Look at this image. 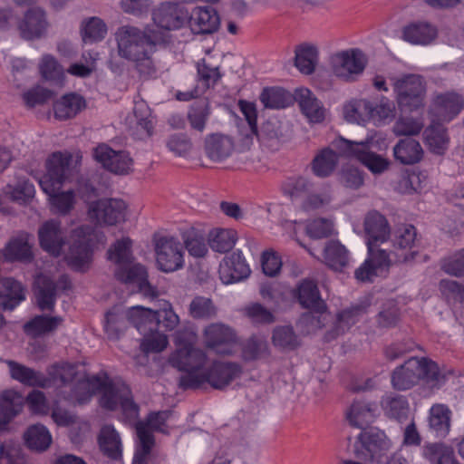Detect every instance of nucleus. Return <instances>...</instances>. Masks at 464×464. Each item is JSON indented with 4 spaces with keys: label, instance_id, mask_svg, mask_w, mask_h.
<instances>
[{
    "label": "nucleus",
    "instance_id": "1",
    "mask_svg": "<svg viewBox=\"0 0 464 464\" xmlns=\"http://www.w3.org/2000/svg\"><path fill=\"white\" fill-rule=\"evenodd\" d=\"M99 392L102 393L100 403L110 411L120 409L126 421L133 422L139 418L140 407L133 401L130 388L121 381H111L108 377L92 376L79 378L71 387L70 392L63 391L66 400L83 404Z\"/></svg>",
    "mask_w": 464,
    "mask_h": 464
},
{
    "label": "nucleus",
    "instance_id": "2",
    "mask_svg": "<svg viewBox=\"0 0 464 464\" xmlns=\"http://www.w3.org/2000/svg\"><path fill=\"white\" fill-rule=\"evenodd\" d=\"M372 142V138L360 142L352 141L343 137L334 140L330 148H324L314 157L312 162L314 175L320 178L330 176L338 163L339 157L356 159L372 173L383 172L387 169L389 161L381 155L371 151Z\"/></svg>",
    "mask_w": 464,
    "mask_h": 464
},
{
    "label": "nucleus",
    "instance_id": "3",
    "mask_svg": "<svg viewBox=\"0 0 464 464\" xmlns=\"http://www.w3.org/2000/svg\"><path fill=\"white\" fill-rule=\"evenodd\" d=\"M117 52L120 57L133 63L142 77H151L156 73L152 59L155 45L145 32L136 26L122 25L115 33Z\"/></svg>",
    "mask_w": 464,
    "mask_h": 464
},
{
    "label": "nucleus",
    "instance_id": "4",
    "mask_svg": "<svg viewBox=\"0 0 464 464\" xmlns=\"http://www.w3.org/2000/svg\"><path fill=\"white\" fill-rule=\"evenodd\" d=\"M71 154L54 152L47 162V173L39 179L44 192L49 197L50 203L56 212L67 214L74 205L72 190L61 191L63 182L72 173Z\"/></svg>",
    "mask_w": 464,
    "mask_h": 464
},
{
    "label": "nucleus",
    "instance_id": "5",
    "mask_svg": "<svg viewBox=\"0 0 464 464\" xmlns=\"http://www.w3.org/2000/svg\"><path fill=\"white\" fill-rule=\"evenodd\" d=\"M131 246V239L123 237L109 248L108 258L118 266L114 272L115 277L123 284L136 285L145 296L154 297L156 290L148 281L145 266L134 263Z\"/></svg>",
    "mask_w": 464,
    "mask_h": 464
},
{
    "label": "nucleus",
    "instance_id": "6",
    "mask_svg": "<svg viewBox=\"0 0 464 464\" xmlns=\"http://www.w3.org/2000/svg\"><path fill=\"white\" fill-rule=\"evenodd\" d=\"M420 379L438 386L444 382V377L435 362L425 358L411 357L392 372V385L395 390L406 391L416 385Z\"/></svg>",
    "mask_w": 464,
    "mask_h": 464
},
{
    "label": "nucleus",
    "instance_id": "7",
    "mask_svg": "<svg viewBox=\"0 0 464 464\" xmlns=\"http://www.w3.org/2000/svg\"><path fill=\"white\" fill-rule=\"evenodd\" d=\"M169 364L185 373L180 376L179 386L183 390L197 389L198 386H188L192 384L195 378L202 377L206 371V353L192 345L186 344L176 350L169 359Z\"/></svg>",
    "mask_w": 464,
    "mask_h": 464
},
{
    "label": "nucleus",
    "instance_id": "8",
    "mask_svg": "<svg viewBox=\"0 0 464 464\" xmlns=\"http://www.w3.org/2000/svg\"><path fill=\"white\" fill-rule=\"evenodd\" d=\"M130 317L136 320L137 330L140 333H144L146 324H149V331L167 332L174 330L179 323V315L169 302H164L157 310L136 306L130 312Z\"/></svg>",
    "mask_w": 464,
    "mask_h": 464
},
{
    "label": "nucleus",
    "instance_id": "9",
    "mask_svg": "<svg viewBox=\"0 0 464 464\" xmlns=\"http://www.w3.org/2000/svg\"><path fill=\"white\" fill-rule=\"evenodd\" d=\"M397 102L401 110L412 111L423 106L425 82L417 74H407L393 83Z\"/></svg>",
    "mask_w": 464,
    "mask_h": 464
},
{
    "label": "nucleus",
    "instance_id": "10",
    "mask_svg": "<svg viewBox=\"0 0 464 464\" xmlns=\"http://www.w3.org/2000/svg\"><path fill=\"white\" fill-rule=\"evenodd\" d=\"M91 227H80L72 230L64 258L76 271L85 270L92 262Z\"/></svg>",
    "mask_w": 464,
    "mask_h": 464
},
{
    "label": "nucleus",
    "instance_id": "11",
    "mask_svg": "<svg viewBox=\"0 0 464 464\" xmlns=\"http://www.w3.org/2000/svg\"><path fill=\"white\" fill-rule=\"evenodd\" d=\"M391 447L392 441L386 434L372 428L361 431L354 445V452L358 458L366 461L378 462Z\"/></svg>",
    "mask_w": 464,
    "mask_h": 464
},
{
    "label": "nucleus",
    "instance_id": "12",
    "mask_svg": "<svg viewBox=\"0 0 464 464\" xmlns=\"http://www.w3.org/2000/svg\"><path fill=\"white\" fill-rule=\"evenodd\" d=\"M242 367L237 362L227 361H215L211 366L203 372L202 377L195 378L189 386H198L208 383L211 387L223 390L234 380L240 377Z\"/></svg>",
    "mask_w": 464,
    "mask_h": 464
},
{
    "label": "nucleus",
    "instance_id": "13",
    "mask_svg": "<svg viewBox=\"0 0 464 464\" xmlns=\"http://www.w3.org/2000/svg\"><path fill=\"white\" fill-rule=\"evenodd\" d=\"M156 264L165 273H171L184 266V251L180 242L173 237H160L155 242Z\"/></svg>",
    "mask_w": 464,
    "mask_h": 464
},
{
    "label": "nucleus",
    "instance_id": "14",
    "mask_svg": "<svg viewBox=\"0 0 464 464\" xmlns=\"http://www.w3.org/2000/svg\"><path fill=\"white\" fill-rule=\"evenodd\" d=\"M330 63L335 76L345 81H353L355 76L363 72L367 57L359 49H350L333 54Z\"/></svg>",
    "mask_w": 464,
    "mask_h": 464
},
{
    "label": "nucleus",
    "instance_id": "15",
    "mask_svg": "<svg viewBox=\"0 0 464 464\" xmlns=\"http://www.w3.org/2000/svg\"><path fill=\"white\" fill-rule=\"evenodd\" d=\"M127 205L119 198H102L90 204L88 214L98 224L114 226L125 221Z\"/></svg>",
    "mask_w": 464,
    "mask_h": 464
},
{
    "label": "nucleus",
    "instance_id": "16",
    "mask_svg": "<svg viewBox=\"0 0 464 464\" xmlns=\"http://www.w3.org/2000/svg\"><path fill=\"white\" fill-rule=\"evenodd\" d=\"M378 245L368 243L369 257L364 261L362 266L355 270V277L360 281H372L374 276H377L386 271L392 262L391 253L386 250L377 248Z\"/></svg>",
    "mask_w": 464,
    "mask_h": 464
},
{
    "label": "nucleus",
    "instance_id": "17",
    "mask_svg": "<svg viewBox=\"0 0 464 464\" xmlns=\"http://www.w3.org/2000/svg\"><path fill=\"white\" fill-rule=\"evenodd\" d=\"M93 158L104 169L115 174H128L132 168V159L129 152L116 151L106 144H100L94 149Z\"/></svg>",
    "mask_w": 464,
    "mask_h": 464
},
{
    "label": "nucleus",
    "instance_id": "18",
    "mask_svg": "<svg viewBox=\"0 0 464 464\" xmlns=\"http://www.w3.org/2000/svg\"><path fill=\"white\" fill-rule=\"evenodd\" d=\"M204 342L217 353L229 354L232 353V345L236 343V334L224 324H211L204 330Z\"/></svg>",
    "mask_w": 464,
    "mask_h": 464
},
{
    "label": "nucleus",
    "instance_id": "19",
    "mask_svg": "<svg viewBox=\"0 0 464 464\" xmlns=\"http://www.w3.org/2000/svg\"><path fill=\"white\" fill-rule=\"evenodd\" d=\"M40 246L49 255L60 256L66 243V234L61 224L56 220H49L43 224L38 231Z\"/></svg>",
    "mask_w": 464,
    "mask_h": 464
},
{
    "label": "nucleus",
    "instance_id": "20",
    "mask_svg": "<svg viewBox=\"0 0 464 464\" xmlns=\"http://www.w3.org/2000/svg\"><path fill=\"white\" fill-rule=\"evenodd\" d=\"M187 23L193 34H210L218 29L220 18L211 6H197L188 15Z\"/></svg>",
    "mask_w": 464,
    "mask_h": 464
},
{
    "label": "nucleus",
    "instance_id": "21",
    "mask_svg": "<svg viewBox=\"0 0 464 464\" xmlns=\"http://www.w3.org/2000/svg\"><path fill=\"white\" fill-rule=\"evenodd\" d=\"M367 304L359 303L340 311L334 326L324 335L325 341L331 342L346 333L367 313Z\"/></svg>",
    "mask_w": 464,
    "mask_h": 464
},
{
    "label": "nucleus",
    "instance_id": "22",
    "mask_svg": "<svg viewBox=\"0 0 464 464\" xmlns=\"http://www.w3.org/2000/svg\"><path fill=\"white\" fill-rule=\"evenodd\" d=\"M219 277L226 284H233L246 278L250 268L240 251L233 252L223 258L219 265Z\"/></svg>",
    "mask_w": 464,
    "mask_h": 464
},
{
    "label": "nucleus",
    "instance_id": "23",
    "mask_svg": "<svg viewBox=\"0 0 464 464\" xmlns=\"http://www.w3.org/2000/svg\"><path fill=\"white\" fill-rule=\"evenodd\" d=\"M154 23L165 30L181 28L188 18V14L177 4L164 3L153 12Z\"/></svg>",
    "mask_w": 464,
    "mask_h": 464
},
{
    "label": "nucleus",
    "instance_id": "24",
    "mask_svg": "<svg viewBox=\"0 0 464 464\" xmlns=\"http://www.w3.org/2000/svg\"><path fill=\"white\" fill-rule=\"evenodd\" d=\"M464 108L463 97L456 92H446L435 96L431 112L443 121H450Z\"/></svg>",
    "mask_w": 464,
    "mask_h": 464
},
{
    "label": "nucleus",
    "instance_id": "25",
    "mask_svg": "<svg viewBox=\"0 0 464 464\" xmlns=\"http://www.w3.org/2000/svg\"><path fill=\"white\" fill-rule=\"evenodd\" d=\"M416 236V228L411 225H405L396 231L392 251L394 262L403 263L414 258L416 252L412 248L415 246Z\"/></svg>",
    "mask_w": 464,
    "mask_h": 464
},
{
    "label": "nucleus",
    "instance_id": "26",
    "mask_svg": "<svg viewBox=\"0 0 464 464\" xmlns=\"http://www.w3.org/2000/svg\"><path fill=\"white\" fill-rule=\"evenodd\" d=\"M133 306L128 311L121 307H113L108 311L105 315L104 330L110 339H119L128 328L129 324L137 329L136 320L130 317V312L135 308Z\"/></svg>",
    "mask_w": 464,
    "mask_h": 464
},
{
    "label": "nucleus",
    "instance_id": "27",
    "mask_svg": "<svg viewBox=\"0 0 464 464\" xmlns=\"http://www.w3.org/2000/svg\"><path fill=\"white\" fill-rule=\"evenodd\" d=\"M295 100L297 102L302 113L311 122H321L325 117V109L317 97L306 88L295 90Z\"/></svg>",
    "mask_w": 464,
    "mask_h": 464
},
{
    "label": "nucleus",
    "instance_id": "28",
    "mask_svg": "<svg viewBox=\"0 0 464 464\" xmlns=\"http://www.w3.org/2000/svg\"><path fill=\"white\" fill-rule=\"evenodd\" d=\"M35 303L41 311L53 312L55 307L57 293L55 282L46 276H38L34 280Z\"/></svg>",
    "mask_w": 464,
    "mask_h": 464
},
{
    "label": "nucleus",
    "instance_id": "29",
    "mask_svg": "<svg viewBox=\"0 0 464 464\" xmlns=\"http://www.w3.org/2000/svg\"><path fill=\"white\" fill-rule=\"evenodd\" d=\"M295 296L304 308L314 312L325 311L326 305L320 296L317 285L309 279H304L297 285Z\"/></svg>",
    "mask_w": 464,
    "mask_h": 464
},
{
    "label": "nucleus",
    "instance_id": "30",
    "mask_svg": "<svg viewBox=\"0 0 464 464\" xmlns=\"http://www.w3.org/2000/svg\"><path fill=\"white\" fill-rule=\"evenodd\" d=\"M130 124H134L132 132L138 139H144L152 135L154 123L150 109L144 101L135 102L132 116L129 118Z\"/></svg>",
    "mask_w": 464,
    "mask_h": 464
},
{
    "label": "nucleus",
    "instance_id": "31",
    "mask_svg": "<svg viewBox=\"0 0 464 464\" xmlns=\"http://www.w3.org/2000/svg\"><path fill=\"white\" fill-rule=\"evenodd\" d=\"M364 230L367 236V244L378 245L387 240L390 235V227L387 219L377 211L367 214L364 219Z\"/></svg>",
    "mask_w": 464,
    "mask_h": 464
},
{
    "label": "nucleus",
    "instance_id": "32",
    "mask_svg": "<svg viewBox=\"0 0 464 464\" xmlns=\"http://www.w3.org/2000/svg\"><path fill=\"white\" fill-rule=\"evenodd\" d=\"M377 404L365 401H354L347 411V419L353 427L364 430L372 423L377 416Z\"/></svg>",
    "mask_w": 464,
    "mask_h": 464
},
{
    "label": "nucleus",
    "instance_id": "33",
    "mask_svg": "<svg viewBox=\"0 0 464 464\" xmlns=\"http://www.w3.org/2000/svg\"><path fill=\"white\" fill-rule=\"evenodd\" d=\"M424 140L429 150L435 155H444L450 145L447 129L440 123L432 122L424 132Z\"/></svg>",
    "mask_w": 464,
    "mask_h": 464
},
{
    "label": "nucleus",
    "instance_id": "34",
    "mask_svg": "<svg viewBox=\"0 0 464 464\" xmlns=\"http://www.w3.org/2000/svg\"><path fill=\"white\" fill-rule=\"evenodd\" d=\"M98 440L100 449L106 457L113 460L121 459V440L113 426L104 425L100 431Z\"/></svg>",
    "mask_w": 464,
    "mask_h": 464
},
{
    "label": "nucleus",
    "instance_id": "35",
    "mask_svg": "<svg viewBox=\"0 0 464 464\" xmlns=\"http://www.w3.org/2000/svg\"><path fill=\"white\" fill-rule=\"evenodd\" d=\"M85 100L79 94L68 93L53 103L54 117L66 121L75 117L85 108Z\"/></svg>",
    "mask_w": 464,
    "mask_h": 464
},
{
    "label": "nucleus",
    "instance_id": "36",
    "mask_svg": "<svg viewBox=\"0 0 464 464\" xmlns=\"http://www.w3.org/2000/svg\"><path fill=\"white\" fill-rule=\"evenodd\" d=\"M138 441L132 459V464H150L152 449L155 446L154 435L145 425L140 424L137 427Z\"/></svg>",
    "mask_w": 464,
    "mask_h": 464
},
{
    "label": "nucleus",
    "instance_id": "37",
    "mask_svg": "<svg viewBox=\"0 0 464 464\" xmlns=\"http://www.w3.org/2000/svg\"><path fill=\"white\" fill-rule=\"evenodd\" d=\"M393 156L403 165H412L421 160L423 150L419 141L411 138L401 139L393 147Z\"/></svg>",
    "mask_w": 464,
    "mask_h": 464
},
{
    "label": "nucleus",
    "instance_id": "38",
    "mask_svg": "<svg viewBox=\"0 0 464 464\" xmlns=\"http://www.w3.org/2000/svg\"><path fill=\"white\" fill-rule=\"evenodd\" d=\"M234 150L233 140L222 134H211L205 141V150L209 159L220 161L229 157Z\"/></svg>",
    "mask_w": 464,
    "mask_h": 464
},
{
    "label": "nucleus",
    "instance_id": "39",
    "mask_svg": "<svg viewBox=\"0 0 464 464\" xmlns=\"http://www.w3.org/2000/svg\"><path fill=\"white\" fill-rule=\"evenodd\" d=\"M21 284L13 278H3L0 281V306L4 310H13L24 300Z\"/></svg>",
    "mask_w": 464,
    "mask_h": 464
},
{
    "label": "nucleus",
    "instance_id": "40",
    "mask_svg": "<svg viewBox=\"0 0 464 464\" xmlns=\"http://www.w3.org/2000/svg\"><path fill=\"white\" fill-rule=\"evenodd\" d=\"M451 411L444 404H435L430 410V430L438 438L448 435L450 428Z\"/></svg>",
    "mask_w": 464,
    "mask_h": 464
},
{
    "label": "nucleus",
    "instance_id": "41",
    "mask_svg": "<svg viewBox=\"0 0 464 464\" xmlns=\"http://www.w3.org/2000/svg\"><path fill=\"white\" fill-rule=\"evenodd\" d=\"M7 262L21 261L29 257V234L22 232L12 237L0 251Z\"/></svg>",
    "mask_w": 464,
    "mask_h": 464
},
{
    "label": "nucleus",
    "instance_id": "42",
    "mask_svg": "<svg viewBox=\"0 0 464 464\" xmlns=\"http://www.w3.org/2000/svg\"><path fill=\"white\" fill-rule=\"evenodd\" d=\"M29 400V395L23 396L14 390H5L0 393V409L13 420L23 411L24 402Z\"/></svg>",
    "mask_w": 464,
    "mask_h": 464
},
{
    "label": "nucleus",
    "instance_id": "43",
    "mask_svg": "<svg viewBox=\"0 0 464 464\" xmlns=\"http://www.w3.org/2000/svg\"><path fill=\"white\" fill-rule=\"evenodd\" d=\"M63 323V318L60 315H35L31 318V336L43 337L53 334Z\"/></svg>",
    "mask_w": 464,
    "mask_h": 464
},
{
    "label": "nucleus",
    "instance_id": "44",
    "mask_svg": "<svg viewBox=\"0 0 464 464\" xmlns=\"http://www.w3.org/2000/svg\"><path fill=\"white\" fill-rule=\"evenodd\" d=\"M324 263L334 270H341L349 262L348 250L338 241H329L324 248Z\"/></svg>",
    "mask_w": 464,
    "mask_h": 464
},
{
    "label": "nucleus",
    "instance_id": "45",
    "mask_svg": "<svg viewBox=\"0 0 464 464\" xmlns=\"http://www.w3.org/2000/svg\"><path fill=\"white\" fill-rule=\"evenodd\" d=\"M237 241V232L233 229L217 228L209 232L208 244L209 247L218 253L231 250Z\"/></svg>",
    "mask_w": 464,
    "mask_h": 464
},
{
    "label": "nucleus",
    "instance_id": "46",
    "mask_svg": "<svg viewBox=\"0 0 464 464\" xmlns=\"http://www.w3.org/2000/svg\"><path fill=\"white\" fill-rule=\"evenodd\" d=\"M272 343L282 351H293L301 345V340L290 325L276 326L273 330Z\"/></svg>",
    "mask_w": 464,
    "mask_h": 464
},
{
    "label": "nucleus",
    "instance_id": "47",
    "mask_svg": "<svg viewBox=\"0 0 464 464\" xmlns=\"http://www.w3.org/2000/svg\"><path fill=\"white\" fill-rule=\"evenodd\" d=\"M259 98L266 108L276 110L286 108L293 102L292 95L283 88L278 87L265 88Z\"/></svg>",
    "mask_w": 464,
    "mask_h": 464
},
{
    "label": "nucleus",
    "instance_id": "48",
    "mask_svg": "<svg viewBox=\"0 0 464 464\" xmlns=\"http://www.w3.org/2000/svg\"><path fill=\"white\" fill-rule=\"evenodd\" d=\"M382 407L386 416L402 421L407 418L409 412V403L402 395H386L381 401Z\"/></svg>",
    "mask_w": 464,
    "mask_h": 464
},
{
    "label": "nucleus",
    "instance_id": "49",
    "mask_svg": "<svg viewBox=\"0 0 464 464\" xmlns=\"http://www.w3.org/2000/svg\"><path fill=\"white\" fill-rule=\"evenodd\" d=\"M318 58V51L314 46L303 44L295 49V65L304 74L314 72Z\"/></svg>",
    "mask_w": 464,
    "mask_h": 464
},
{
    "label": "nucleus",
    "instance_id": "50",
    "mask_svg": "<svg viewBox=\"0 0 464 464\" xmlns=\"http://www.w3.org/2000/svg\"><path fill=\"white\" fill-rule=\"evenodd\" d=\"M39 71L44 79L55 85L62 86L64 81L63 66L51 54L43 55L39 63Z\"/></svg>",
    "mask_w": 464,
    "mask_h": 464
},
{
    "label": "nucleus",
    "instance_id": "51",
    "mask_svg": "<svg viewBox=\"0 0 464 464\" xmlns=\"http://www.w3.org/2000/svg\"><path fill=\"white\" fill-rule=\"evenodd\" d=\"M436 36V30L429 24L421 23L409 25L403 30L405 41L417 44H430Z\"/></svg>",
    "mask_w": 464,
    "mask_h": 464
},
{
    "label": "nucleus",
    "instance_id": "52",
    "mask_svg": "<svg viewBox=\"0 0 464 464\" xmlns=\"http://www.w3.org/2000/svg\"><path fill=\"white\" fill-rule=\"evenodd\" d=\"M107 34V26L99 17H90L82 22L81 35L84 43L100 42Z\"/></svg>",
    "mask_w": 464,
    "mask_h": 464
},
{
    "label": "nucleus",
    "instance_id": "53",
    "mask_svg": "<svg viewBox=\"0 0 464 464\" xmlns=\"http://www.w3.org/2000/svg\"><path fill=\"white\" fill-rule=\"evenodd\" d=\"M184 246L188 254L194 257H204L208 249L204 235L193 227L182 232Z\"/></svg>",
    "mask_w": 464,
    "mask_h": 464
},
{
    "label": "nucleus",
    "instance_id": "54",
    "mask_svg": "<svg viewBox=\"0 0 464 464\" xmlns=\"http://www.w3.org/2000/svg\"><path fill=\"white\" fill-rule=\"evenodd\" d=\"M12 75L14 85L21 90L24 102L29 106V91L26 90L27 62L25 59L14 58L12 60Z\"/></svg>",
    "mask_w": 464,
    "mask_h": 464
},
{
    "label": "nucleus",
    "instance_id": "55",
    "mask_svg": "<svg viewBox=\"0 0 464 464\" xmlns=\"http://www.w3.org/2000/svg\"><path fill=\"white\" fill-rule=\"evenodd\" d=\"M210 115V108L207 102H197L189 107L188 111V121L190 127L202 132L205 130L206 123Z\"/></svg>",
    "mask_w": 464,
    "mask_h": 464
},
{
    "label": "nucleus",
    "instance_id": "56",
    "mask_svg": "<svg viewBox=\"0 0 464 464\" xmlns=\"http://www.w3.org/2000/svg\"><path fill=\"white\" fill-rule=\"evenodd\" d=\"M140 334L143 335L140 347L145 353H160L168 345L166 334L160 330L149 331V324H146L144 333Z\"/></svg>",
    "mask_w": 464,
    "mask_h": 464
},
{
    "label": "nucleus",
    "instance_id": "57",
    "mask_svg": "<svg viewBox=\"0 0 464 464\" xmlns=\"http://www.w3.org/2000/svg\"><path fill=\"white\" fill-rule=\"evenodd\" d=\"M440 269L449 276L464 277V248L444 256L440 260Z\"/></svg>",
    "mask_w": 464,
    "mask_h": 464
},
{
    "label": "nucleus",
    "instance_id": "58",
    "mask_svg": "<svg viewBox=\"0 0 464 464\" xmlns=\"http://www.w3.org/2000/svg\"><path fill=\"white\" fill-rule=\"evenodd\" d=\"M0 464H26V456L20 443L0 441Z\"/></svg>",
    "mask_w": 464,
    "mask_h": 464
},
{
    "label": "nucleus",
    "instance_id": "59",
    "mask_svg": "<svg viewBox=\"0 0 464 464\" xmlns=\"http://www.w3.org/2000/svg\"><path fill=\"white\" fill-rule=\"evenodd\" d=\"M189 314L195 319L208 320L216 316L217 308L210 298L196 296L189 304Z\"/></svg>",
    "mask_w": 464,
    "mask_h": 464
},
{
    "label": "nucleus",
    "instance_id": "60",
    "mask_svg": "<svg viewBox=\"0 0 464 464\" xmlns=\"http://www.w3.org/2000/svg\"><path fill=\"white\" fill-rule=\"evenodd\" d=\"M400 319V310L394 300H387L384 302L377 315L376 323L379 327L391 328L394 327Z\"/></svg>",
    "mask_w": 464,
    "mask_h": 464
},
{
    "label": "nucleus",
    "instance_id": "61",
    "mask_svg": "<svg viewBox=\"0 0 464 464\" xmlns=\"http://www.w3.org/2000/svg\"><path fill=\"white\" fill-rule=\"evenodd\" d=\"M311 188L312 184L309 180L301 176L288 178L282 184L284 195L290 198L292 200H297L302 198Z\"/></svg>",
    "mask_w": 464,
    "mask_h": 464
},
{
    "label": "nucleus",
    "instance_id": "62",
    "mask_svg": "<svg viewBox=\"0 0 464 464\" xmlns=\"http://www.w3.org/2000/svg\"><path fill=\"white\" fill-rule=\"evenodd\" d=\"M17 181L14 185H8L6 195L9 199L19 205L26 206L29 201L28 179L25 177L17 176Z\"/></svg>",
    "mask_w": 464,
    "mask_h": 464
},
{
    "label": "nucleus",
    "instance_id": "63",
    "mask_svg": "<svg viewBox=\"0 0 464 464\" xmlns=\"http://www.w3.org/2000/svg\"><path fill=\"white\" fill-rule=\"evenodd\" d=\"M325 322L326 315L324 314V311L314 312L311 310V312L304 313L302 314L298 324L304 334H310L323 328Z\"/></svg>",
    "mask_w": 464,
    "mask_h": 464
},
{
    "label": "nucleus",
    "instance_id": "64",
    "mask_svg": "<svg viewBox=\"0 0 464 464\" xmlns=\"http://www.w3.org/2000/svg\"><path fill=\"white\" fill-rule=\"evenodd\" d=\"M372 115L371 121L380 125L386 121H392L394 117V104L392 101L382 97L378 103L372 102Z\"/></svg>",
    "mask_w": 464,
    "mask_h": 464
}]
</instances>
